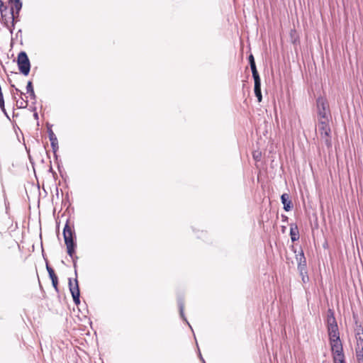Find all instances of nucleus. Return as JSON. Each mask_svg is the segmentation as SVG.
<instances>
[{"instance_id":"nucleus-11","label":"nucleus","mask_w":363,"mask_h":363,"mask_svg":"<svg viewBox=\"0 0 363 363\" xmlns=\"http://www.w3.org/2000/svg\"><path fill=\"white\" fill-rule=\"evenodd\" d=\"M48 136H49V139H50V141L51 143L52 150H53L54 153H55L59 148L58 141H57V138L56 135H55V133H53V131L51 128L48 129Z\"/></svg>"},{"instance_id":"nucleus-20","label":"nucleus","mask_w":363,"mask_h":363,"mask_svg":"<svg viewBox=\"0 0 363 363\" xmlns=\"http://www.w3.org/2000/svg\"><path fill=\"white\" fill-rule=\"evenodd\" d=\"M46 269L49 274V277L51 279L57 277L55 274L53 269L51 267H50L48 263L46 264Z\"/></svg>"},{"instance_id":"nucleus-25","label":"nucleus","mask_w":363,"mask_h":363,"mask_svg":"<svg viewBox=\"0 0 363 363\" xmlns=\"http://www.w3.org/2000/svg\"><path fill=\"white\" fill-rule=\"evenodd\" d=\"M72 258L73 259L74 267H76V261H77V257H74V255H73Z\"/></svg>"},{"instance_id":"nucleus-12","label":"nucleus","mask_w":363,"mask_h":363,"mask_svg":"<svg viewBox=\"0 0 363 363\" xmlns=\"http://www.w3.org/2000/svg\"><path fill=\"white\" fill-rule=\"evenodd\" d=\"M281 201L282 204L284 205V209L286 211H289L292 208L289 195L286 193L283 194L281 196Z\"/></svg>"},{"instance_id":"nucleus-10","label":"nucleus","mask_w":363,"mask_h":363,"mask_svg":"<svg viewBox=\"0 0 363 363\" xmlns=\"http://www.w3.org/2000/svg\"><path fill=\"white\" fill-rule=\"evenodd\" d=\"M296 260L298 262V269L302 274L303 271H304L306 267V260L304 257L303 250H301V252L296 255Z\"/></svg>"},{"instance_id":"nucleus-22","label":"nucleus","mask_w":363,"mask_h":363,"mask_svg":"<svg viewBox=\"0 0 363 363\" xmlns=\"http://www.w3.org/2000/svg\"><path fill=\"white\" fill-rule=\"evenodd\" d=\"M51 280H52V284L53 287L55 288V289L56 291H57L58 290V289H57V284H58L57 277L52 279Z\"/></svg>"},{"instance_id":"nucleus-15","label":"nucleus","mask_w":363,"mask_h":363,"mask_svg":"<svg viewBox=\"0 0 363 363\" xmlns=\"http://www.w3.org/2000/svg\"><path fill=\"white\" fill-rule=\"evenodd\" d=\"M355 336H356V340H357V348L356 349L363 348V332H360V331L357 332Z\"/></svg>"},{"instance_id":"nucleus-13","label":"nucleus","mask_w":363,"mask_h":363,"mask_svg":"<svg viewBox=\"0 0 363 363\" xmlns=\"http://www.w3.org/2000/svg\"><path fill=\"white\" fill-rule=\"evenodd\" d=\"M290 235L292 242H295L299 239V232L297 225H291Z\"/></svg>"},{"instance_id":"nucleus-9","label":"nucleus","mask_w":363,"mask_h":363,"mask_svg":"<svg viewBox=\"0 0 363 363\" xmlns=\"http://www.w3.org/2000/svg\"><path fill=\"white\" fill-rule=\"evenodd\" d=\"M255 82V87L254 91L256 97L257 98V101L259 102L262 101V96L261 92V80L259 76L253 77Z\"/></svg>"},{"instance_id":"nucleus-8","label":"nucleus","mask_w":363,"mask_h":363,"mask_svg":"<svg viewBox=\"0 0 363 363\" xmlns=\"http://www.w3.org/2000/svg\"><path fill=\"white\" fill-rule=\"evenodd\" d=\"M330 345L333 356L344 354L340 339L330 340Z\"/></svg>"},{"instance_id":"nucleus-29","label":"nucleus","mask_w":363,"mask_h":363,"mask_svg":"<svg viewBox=\"0 0 363 363\" xmlns=\"http://www.w3.org/2000/svg\"><path fill=\"white\" fill-rule=\"evenodd\" d=\"M34 116H35V118H38V114L37 113H35Z\"/></svg>"},{"instance_id":"nucleus-7","label":"nucleus","mask_w":363,"mask_h":363,"mask_svg":"<svg viewBox=\"0 0 363 363\" xmlns=\"http://www.w3.org/2000/svg\"><path fill=\"white\" fill-rule=\"evenodd\" d=\"M9 3L12 5L11 9V17L12 26H14V19L16 15H18L19 11L22 8V2L21 0H9Z\"/></svg>"},{"instance_id":"nucleus-1","label":"nucleus","mask_w":363,"mask_h":363,"mask_svg":"<svg viewBox=\"0 0 363 363\" xmlns=\"http://www.w3.org/2000/svg\"><path fill=\"white\" fill-rule=\"evenodd\" d=\"M74 230L72 229L68 222H67L63 229V237L67 246V254L71 257H72L76 247V243L74 241Z\"/></svg>"},{"instance_id":"nucleus-24","label":"nucleus","mask_w":363,"mask_h":363,"mask_svg":"<svg viewBox=\"0 0 363 363\" xmlns=\"http://www.w3.org/2000/svg\"><path fill=\"white\" fill-rule=\"evenodd\" d=\"M27 105H28V101H24L23 102H21V104L20 105V108H25L27 106Z\"/></svg>"},{"instance_id":"nucleus-17","label":"nucleus","mask_w":363,"mask_h":363,"mask_svg":"<svg viewBox=\"0 0 363 363\" xmlns=\"http://www.w3.org/2000/svg\"><path fill=\"white\" fill-rule=\"evenodd\" d=\"M26 90H27V93L30 94V97L32 99H35L36 96H35V94L34 92L32 82L30 81H29L27 84Z\"/></svg>"},{"instance_id":"nucleus-26","label":"nucleus","mask_w":363,"mask_h":363,"mask_svg":"<svg viewBox=\"0 0 363 363\" xmlns=\"http://www.w3.org/2000/svg\"><path fill=\"white\" fill-rule=\"evenodd\" d=\"M16 92H19L21 95L23 94V92H21L18 89L16 88Z\"/></svg>"},{"instance_id":"nucleus-18","label":"nucleus","mask_w":363,"mask_h":363,"mask_svg":"<svg viewBox=\"0 0 363 363\" xmlns=\"http://www.w3.org/2000/svg\"><path fill=\"white\" fill-rule=\"evenodd\" d=\"M334 363H346L345 354H338L333 356Z\"/></svg>"},{"instance_id":"nucleus-5","label":"nucleus","mask_w":363,"mask_h":363,"mask_svg":"<svg viewBox=\"0 0 363 363\" xmlns=\"http://www.w3.org/2000/svg\"><path fill=\"white\" fill-rule=\"evenodd\" d=\"M328 120L320 121L319 123L318 130L321 137L325 139V143L328 147L331 145V140L328 138L330 128L327 123Z\"/></svg>"},{"instance_id":"nucleus-16","label":"nucleus","mask_w":363,"mask_h":363,"mask_svg":"<svg viewBox=\"0 0 363 363\" xmlns=\"http://www.w3.org/2000/svg\"><path fill=\"white\" fill-rule=\"evenodd\" d=\"M178 304H179V312H180L181 317L183 318L184 320H185L186 322V323L191 328L190 324L186 320V318L184 316V301L182 299H179L178 300Z\"/></svg>"},{"instance_id":"nucleus-19","label":"nucleus","mask_w":363,"mask_h":363,"mask_svg":"<svg viewBox=\"0 0 363 363\" xmlns=\"http://www.w3.org/2000/svg\"><path fill=\"white\" fill-rule=\"evenodd\" d=\"M356 355L358 363H363V348L356 349Z\"/></svg>"},{"instance_id":"nucleus-28","label":"nucleus","mask_w":363,"mask_h":363,"mask_svg":"<svg viewBox=\"0 0 363 363\" xmlns=\"http://www.w3.org/2000/svg\"><path fill=\"white\" fill-rule=\"evenodd\" d=\"M3 13L6 11V10H4V7L2 8Z\"/></svg>"},{"instance_id":"nucleus-14","label":"nucleus","mask_w":363,"mask_h":363,"mask_svg":"<svg viewBox=\"0 0 363 363\" xmlns=\"http://www.w3.org/2000/svg\"><path fill=\"white\" fill-rule=\"evenodd\" d=\"M248 60H249L250 68H251V70H252V77H255L259 76V73L257 72V67H256V65H255L254 57H253V55L252 54L250 55V56L248 57Z\"/></svg>"},{"instance_id":"nucleus-2","label":"nucleus","mask_w":363,"mask_h":363,"mask_svg":"<svg viewBox=\"0 0 363 363\" xmlns=\"http://www.w3.org/2000/svg\"><path fill=\"white\" fill-rule=\"evenodd\" d=\"M327 328L330 340L340 339V333L334 312L328 309L327 314Z\"/></svg>"},{"instance_id":"nucleus-3","label":"nucleus","mask_w":363,"mask_h":363,"mask_svg":"<svg viewBox=\"0 0 363 363\" xmlns=\"http://www.w3.org/2000/svg\"><path fill=\"white\" fill-rule=\"evenodd\" d=\"M19 71L23 75L27 76L30 70V63L26 52H21L17 58Z\"/></svg>"},{"instance_id":"nucleus-27","label":"nucleus","mask_w":363,"mask_h":363,"mask_svg":"<svg viewBox=\"0 0 363 363\" xmlns=\"http://www.w3.org/2000/svg\"><path fill=\"white\" fill-rule=\"evenodd\" d=\"M200 357H201V359L203 362V363H205V362L201 354H200Z\"/></svg>"},{"instance_id":"nucleus-21","label":"nucleus","mask_w":363,"mask_h":363,"mask_svg":"<svg viewBox=\"0 0 363 363\" xmlns=\"http://www.w3.org/2000/svg\"><path fill=\"white\" fill-rule=\"evenodd\" d=\"M3 7H4V10H7V6H4V2H3L1 0H0V12H1V16H2L3 19H4L5 21H6V18H4L5 16H4V15H3V11H2V8H3Z\"/></svg>"},{"instance_id":"nucleus-6","label":"nucleus","mask_w":363,"mask_h":363,"mask_svg":"<svg viewBox=\"0 0 363 363\" xmlns=\"http://www.w3.org/2000/svg\"><path fill=\"white\" fill-rule=\"evenodd\" d=\"M69 288L70 293L72 294L74 303L76 305L79 304L80 293H79L78 281L77 279H74V284L72 283L71 279H69Z\"/></svg>"},{"instance_id":"nucleus-23","label":"nucleus","mask_w":363,"mask_h":363,"mask_svg":"<svg viewBox=\"0 0 363 363\" xmlns=\"http://www.w3.org/2000/svg\"><path fill=\"white\" fill-rule=\"evenodd\" d=\"M253 157L255 160L259 161L261 158V153L259 152H254Z\"/></svg>"},{"instance_id":"nucleus-4","label":"nucleus","mask_w":363,"mask_h":363,"mask_svg":"<svg viewBox=\"0 0 363 363\" xmlns=\"http://www.w3.org/2000/svg\"><path fill=\"white\" fill-rule=\"evenodd\" d=\"M316 104L318 116L324 120H328L329 106L327 100L323 97H319L317 99Z\"/></svg>"}]
</instances>
